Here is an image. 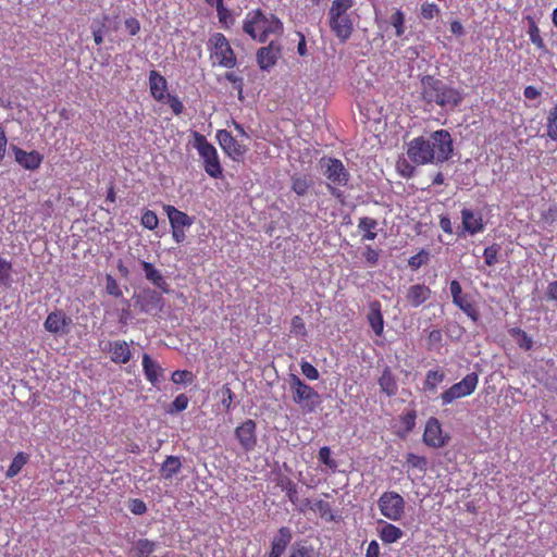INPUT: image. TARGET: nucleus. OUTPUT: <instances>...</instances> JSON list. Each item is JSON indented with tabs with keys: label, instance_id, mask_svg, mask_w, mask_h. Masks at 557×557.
<instances>
[{
	"label": "nucleus",
	"instance_id": "f257e3e1",
	"mask_svg": "<svg viewBox=\"0 0 557 557\" xmlns=\"http://www.w3.org/2000/svg\"><path fill=\"white\" fill-rule=\"evenodd\" d=\"M453 153V139L446 129L433 132L429 138L419 136L408 143L407 156L417 165L444 163Z\"/></svg>",
	"mask_w": 557,
	"mask_h": 557
},
{
	"label": "nucleus",
	"instance_id": "f03ea898",
	"mask_svg": "<svg viewBox=\"0 0 557 557\" xmlns=\"http://www.w3.org/2000/svg\"><path fill=\"white\" fill-rule=\"evenodd\" d=\"M421 99L430 106H437L445 111H454L465 99L461 89L445 83L434 75H424L420 79Z\"/></svg>",
	"mask_w": 557,
	"mask_h": 557
},
{
	"label": "nucleus",
	"instance_id": "7ed1b4c3",
	"mask_svg": "<svg viewBox=\"0 0 557 557\" xmlns=\"http://www.w3.org/2000/svg\"><path fill=\"white\" fill-rule=\"evenodd\" d=\"M243 30L253 40L265 42L270 35H281L283 23L274 14L257 9L249 11L243 23Z\"/></svg>",
	"mask_w": 557,
	"mask_h": 557
},
{
	"label": "nucleus",
	"instance_id": "20e7f679",
	"mask_svg": "<svg viewBox=\"0 0 557 557\" xmlns=\"http://www.w3.org/2000/svg\"><path fill=\"white\" fill-rule=\"evenodd\" d=\"M354 5V0H333L327 12L329 27L342 44L349 40L355 29V18L350 12Z\"/></svg>",
	"mask_w": 557,
	"mask_h": 557
},
{
	"label": "nucleus",
	"instance_id": "39448f33",
	"mask_svg": "<svg viewBox=\"0 0 557 557\" xmlns=\"http://www.w3.org/2000/svg\"><path fill=\"white\" fill-rule=\"evenodd\" d=\"M320 166L322 169L323 175L327 180V189L329 191L335 196L339 197L341 193L338 190V187H345L349 180L350 174L343 164V162L339 159L331 158V157H323L320 160Z\"/></svg>",
	"mask_w": 557,
	"mask_h": 557
},
{
	"label": "nucleus",
	"instance_id": "423d86ee",
	"mask_svg": "<svg viewBox=\"0 0 557 557\" xmlns=\"http://www.w3.org/2000/svg\"><path fill=\"white\" fill-rule=\"evenodd\" d=\"M288 385L292 391L293 401L305 412H313L320 405L319 393L306 384L298 375L292 373L288 376Z\"/></svg>",
	"mask_w": 557,
	"mask_h": 557
},
{
	"label": "nucleus",
	"instance_id": "0eeeda50",
	"mask_svg": "<svg viewBox=\"0 0 557 557\" xmlns=\"http://www.w3.org/2000/svg\"><path fill=\"white\" fill-rule=\"evenodd\" d=\"M194 147L197 149L199 156L203 160V168L208 175L213 178H219L222 175V168L220 164L218 151L211 145L206 136L200 133H194Z\"/></svg>",
	"mask_w": 557,
	"mask_h": 557
},
{
	"label": "nucleus",
	"instance_id": "6e6552de",
	"mask_svg": "<svg viewBox=\"0 0 557 557\" xmlns=\"http://www.w3.org/2000/svg\"><path fill=\"white\" fill-rule=\"evenodd\" d=\"M210 55L220 66L233 69L237 59L227 40L222 33H214L209 39Z\"/></svg>",
	"mask_w": 557,
	"mask_h": 557
},
{
	"label": "nucleus",
	"instance_id": "1a4fd4ad",
	"mask_svg": "<svg viewBox=\"0 0 557 557\" xmlns=\"http://www.w3.org/2000/svg\"><path fill=\"white\" fill-rule=\"evenodd\" d=\"M377 507L386 519L399 521L405 515L406 502L397 492L386 491L379 497Z\"/></svg>",
	"mask_w": 557,
	"mask_h": 557
},
{
	"label": "nucleus",
	"instance_id": "9d476101",
	"mask_svg": "<svg viewBox=\"0 0 557 557\" xmlns=\"http://www.w3.org/2000/svg\"><path fill=\"white\" fill-rule=\"evenodd\" d=\"M478 384V373H468L460 382L453 384L441 394L442 406H447L457 399L470 396L476 389Z\"/></svg>",
	"mask_w": 557,
	"mask_h": 557
},
{
	"label": "nucleus",
	"instance_id": "9b49d317",
	"mask_svg": "<svg viewBox=\"0 0 557 557\" xmlns=\"http://www.w3.org/2000/svg\"><path fill=\"white\" fill-rule=\"evenodd\" d=\"M423 443L432 448H442L449 441L448 434H444L442 424L437 418L431 417L425 423Z\"/></svg>",
	"mask_w": 557,
	"mask_h": 557
},
{
	"label": "nucleus",
	"instance_id": "f8f14e48",
	"mask_svg": "<svg viewBox=\"0 0 557 557\" xmlns=\"http://www.w3.org/2000/svg\"><path fill=\"white\" fill-rule=\"evenodd\" d=\"M449 290L453 304L466 313L473 322H478L480 313L475 306L469 300L468 295L462 294V287L457 280H453L449 283Z\"/></svg>",
	"mask_w": 557,
	"mask_h": 557
},
{
	"label": "nucleus",
	"instance_id": "ddd939ff",
	"mask_svg": "<svg viewBox=\"0 0 557 557\" xmlns=\"http://www.w3.org/2000/svg\"><path fill=\"white\" fill-rule=\"evenodd\" d=\"M72 319L63 310L57 309L50 312L44 326L46 331L55 335H65L70 332Z\"/></svg>",
	"mask_w": 557,
	"mask_h": 557
},
{
	"label": "nucleus",
	"instance_id": "4468645a",
	"mask_svg": "<svg viewBox=\"0 0 557 557\" xmlns=\"http://www.w3.org/2000/svg\"><path fill=\"white\" fill-rule=\"evenodd\" d=\"M282 55V47L277 41H270L268 46L261 47L256 53L259 67L268 71L273 67Z\"/></svg>",
	"mask_w": 557,
	"mask_h": 557
},
{
	"label": "nucleus",
	"instance_id": "2eb2a0df",
	"mask_svg": "<svg viewBox=\"0 0 557 557\" xmlns=\"http://www.w3.org/2000/svg\"><path fill=\"white\" fill-rule=\"evenodd\" d=\"M257 424L253 420L247 419L235 429V436L245 451H251L257 445Z\"/></svg>",
	"mask_w": 557,
	"mask_h": 557
},
{
	"label": "nucleus",
	"instance_id": "dca6fc26",
	"mask_svg": "<svg viewBox=\"0 0 557 557\" xmlns=\"http://www.w3.org/2000/svg\"><path fill=\"white\" fill-rule=\"evenodd\" d=\"M11 149L15 161L25 170L35 171L40 168L44 161V156L37 150L25 151L15 145Z\"/></svg>",
	"mask_w": 557,
	"mask_h": 557
},
{
	"label": "nucleus",
	"instance_id": "f3484780",
	"mask_svg": "<svg viewBox=\"0 0 557 557\" xmlns=\"http://www.w3.org/2000/svg\"><path fill=\"white\" fill-rule=\"evenodd\" d=\"M216 138L222 149L233 159L245 154L246 147L240 145L228 131H218Z\"/></svg>",
	"mask_w": 557,
	"mask_h": 557
},
{
	"label": "nucleus",
	"instance_id": "a211bd4d",
	"mask_svg": "<svg viewBox=\"0 0 557 557\" xmlns=\"http://www.w3.org/2000/svg\"><path fill=\"white\" fill-rule=\"evenodd\" d=\"M149 88L153 99L159 102L165 101L168 96V82L165 77L156 70L149 73Z\"/></svg>",
	"mask_w": 557,
	"mask_h": 557
},
{
	"label": "nucleus",
	"instance_id": "6ab92c4d",
	"mask_svg": "<svg viewBox=\"0 0 557 557\" xmlns=\"http://www.w3.org/2000/svg\"><path fill=\"white\" fill-rule=\"evenodd\" d=\"M292 531L288 527H281L277 531V534L273 537L271 542V552L269 557H282L286 547L292 541Z\"/></svg>",
	"mask_w": 557,
	"mask_h": 557
},
{
	"label": "nucleus",
	"instance_id": "aec40b11",
	"mask_svg": "<svg viewBox=\"0 0 557 557\" xmlns=\"http://www.w3.org/2000/svg\"><path fill=\"white\" fill-rule=\"evenodd\" d=\"M108 352L111 361L116 364H125L132 359L129 345L125 341L110 342Z\"/></svg>",
	"mask_w": 557,
	"mask_h": 557
},
{
	"label": "nucleus",
	"instance_id": "412c9836",
	"mask_svg": "<svg viewBox=\"0 0 557 557\" xmlns=\"http://www.w3.org/2000/svg\"><path fill=\"white\" fill-rule=\"evenodd\" d=\"M163 210L168 215L171 228H186L191 226L194 223L193 218L172 205H165Z\"/></svg>",
	"mask_w": 557,
	"mask_h": 557
},
{
	"label": "nucleus",
	"instance_id": "4be33fe9",
	"mask_svg": "<svg viewBox=\"0 0 557 557\" xmlns=\"http://www.w3.org/2000/svg\"><path fill=\"white\" fill-rule=\"evenodd\" d=\"M461 219L463 231L468 234L475 235L483 232L484 223L481 214H475L470 209H462Z\"/></svg>",
	"mask_w": 557,
	"mask_h": 557
},
{
	"label": "nucleus",
	"instance_id": "5701e85b",
	"mask_svg": "<svg viewBox=\"0 0 557 557\" xmlns=\"http://www.w3.org/2000/svg\"><path fill=\"white\" fill-rule=\"evenodd\" d=\"M432 290L424 284L409 286L406 293V300L414 308L423 305L430 297Z\"/></svg>",
	"mask_w": 557,
	"mask_h": 557
},
{
	"label": "nucleus",
	"instance_id": "b1692460",
	"mask_svg": "<svg viewBox=\"0 0 557 557\" xmlns=\"http://www.w3.org/2000/svg\"><path fill=\"white\" fill-rule=\"evenodd\" d=\"M141 363L146 380L152 385H157L163 376V368L148 354H144Z\"/></svg>",
	"mask_w": 557,
	"mask_h": 557
},
{
	"label": "nucleus",
	"instance_id": "393cba45",
	"mask_svg": "<svg viewBox=\"0 0 557 557\" xmlns=\"http://www.w3.org/2000/svg\"><path fill=\"white\" fill-rule=\"evenodd\" d=\"M368 313V322L375 333L376 336H381L384 330V319L382 314V305L379 300H373L370 302Z\"/></svg>",
	"mask_w": 557,
	"mask_h": 557
},
{
	"label": "nucleus",
	"instance_id": "a878e982",
	"mask_svg": "<svg viewBox=\"0 0 557 557\" xmlns=\"http://www.w3.org/2000/svg\"><path fill=\"white\" fill-rule=\"evenodd\" d=\"M162 297L154 290H144L136 298V304L139 306L140 311L150 312L161 306Z\"/></svg>",
	"mask_w": 557,
	"mask_h": 557
},
{
	"label": "nucleus",
	"instance_id": "bb28decb",
	"mask_svg": "<svg viewBox=\"0 0 557 557\" xmlns=\"http://www.w3.org/2000/svg\"><path fill=\"white\" fill-rule=\"evenodd\" d=\"M525 20L528 21L529 28H528V35L531 40V42L542 51L544 54H549L550 51L548 50L546 44L544 42V39L541 36V30L535 22V20L528 15L525 16Z\"/></svg>",
	"mask_w": 557,
	"mask_h": 557
},
{
	"label": "nucleus",
	"instance_id": "cd10ccee",
	"mask_svg": "<svg viewBox=\"0 0 557 557\" xmlns=\"http://www.w3.org/2000/svg\"><path fill=\"white\" fill-rule=\"evenodd\" d=\"M141 267L148 281H150L158 288L162 289L164 293L169 292L168 283L165 282L160 271L157 270L152 263L141 261Z\"/></svg>",
	"mask_w": 557,
	"mask_h": 557
},
{
	"label": "nucleus",
	"instance_id": "c85d7f7f",
	"mask_svg": "<svg viewBox=\"0 0 557 557\" xmlns=\"http://www.w3.org/2000/svg\"><path fill=\"white\" fill-rule=\"evenodd\" d=\"M403 535V530L389 522H383V525L379 530V537L384 544L396 543Z\"/></svg>",
	"mask_w": 557,
	"mask_h": 557
},
{
	"label": "nucleus",
	"instance_id": "c756f323",
	"mask_svg": "<svg viewBox=\"0 0 557 557\" xmlns=\"http://www.w3.org/2000/svg\"><path fill=\"white\" fill-rule=\"evenodd\" d=\"M379 385L383 393H385L387 396H394L396 395L398 391L396 377L393 374L389 367H385L382 371V374L379 379Z\"/></svg>",
	"mask_w": 557,
	"mask_h": 557
},
{
	"label": "nucleus",
	"instance_id": "7c9ffc66",
	"mask_svg": "<svg viewBox=\"0 0 557 557\" xmlns=\"http://www.w3.org/2000/svg\"><path fill=\"white\" fill-rule=\"evenodd\" d=\"M181 468L182 462L180 457L168 456L160 468L161 478L164 480H171L181 471Z\"/></svg>",
	"mask_w": 557,
	"mask_h": 557
},
{
	"label": "nucleus",
	"instance_id": "2f4dec72",
	"mask_svg": "<svg viewBox=\"0 0 557 557\" xmlns=\"http://www.w3.org/2000/svg\"><path fill=\"white\" fill-rule=\"evenodd\" d=\"M377 226V221L373 218L363 216L359 219L358 230L361 231L362 240H374L377 236L375 228Z\"/></svg>",
	"mask_w": 557,
	"mask_h": 557
},
{
	"label": "nucleus",
	"instance_id": "473e14b6",
	"mask_svg": "<svg viewBox=\"0 0 557 557\" xmlns=\"http://www.w3.org/2000/svg\"><path fill=\"white\" fill-rule=\"evenodd\" d=\"M157 543L154 541L148 539H139L135 542L132 554L134 557H150V555L156 550Z\"/></svg>",
	"mask_w": 557,
	"mask_h": 557
},
{
	"label": "nucleus",
	"instance_id": "72a5a7b5",
	"mask_svg": "<svg viewBox=\"0 0 557 557\" xmlns=\"http://www.w3.org/2000/svg\"><path fill=\"white\" fill-rule=\"evenodd\" d=\"M444 379L445 373L442 370H429L423 383V389L431 393L436 392L437 386L444 381Z\"/></svg>",
	"mask_w": 557,
	"mask_h": 557
},
{
	"label": "nucleus",
	"instance_id": "f704fd0d",
	"mask_svg": "<svg viewBox=\"0 0 557 557\" xmlns=\"http://www.w3.org/2000/svg\"><path fill=\"white\" fill-rule=\"evenodd\" d=\"M310 510L317 512L322 519L327 522H333L336 520V516L333 513L332 506L329 502L323 499H318L313 502Z\"/></svg>",
	"mask_w": 557,
	"mask_h": 557
},
{
	"label": "nucleus",
	"instance_id": "c9c22d12",
	"mask_svg": "<svg viewBox=\"0 0 557 557\" xmlns=\"http://www.w3.org/2000/svg\"><path fill=\"white\" fill-rule=\"evenodd\" d=\"M28 461V455L21 451V453H17L15 455V457L13 458L11 465L9 466L7 472H5V476L8 479H12L14 476H16L21 470L23 469V467L27 463Z\"/></svg>",
	"mask_w": 557,
	"mask_h": 557
},
{
	"label": "nucleus",
	"instance_id": "e433bc0d",
	"mask_svg": "<svg viewBox=\"0 0 557 557\" xmlns=\"http://www.w3.org/2000/svg\"><path fill=\"white\" fill-rule=\"evenodd\" d=\"M277 486H280L281 490L286 493V496L288 497V499L292 504L297 505V502H298L297 485L293 480H290L287 476L282 478L277 482Z\"/></svg>",
	"mask_w": 557,
	"mask_h": 557
},
{
	"label": "nucleus",
	"instance_id": "4c0bfd02",
	"mask_svg": "<svg viewBox=\"0 0 557 557\" xmlns=\"http://www.w3.org/2000/svg\"><path fill=\"white\" fill-rule=\"evenodd\" d=\"M288 557H319V553L311 545L295 543L290 547Z\"/></svg>",
	"mask_w": 557,
	"mask_h": 557
},
{
	"label": "nucleus",
	"instance_id": "58836bf2",
	"mask_svg": "<svg viewBox=\"0 0 557 557\" xmlns=\"http://www.w3.org/2000/svg\"><path fill=\"white\" fill-rule=\"evenodd\" d=\"M311 185L312 182L308 180L306 176L292 177V190L298 196H305L308 193Z\"/></svg>",
	"mask_w": 557,
	"mask_h": 557
},
{
	"label": "nucleus",
	"instance_id": "ea45409f",
	"mask_svg": "<svg viewBox=\"0 0 557 557\" xmlns=\"http://www.w3.org/2000/svg\"><path fill=\"white\" fill-rule=\"evenodd\" d=\"M546 136L553 140H557V104L548 112Z\"/></svg>",
	"mask_w": 557,
	"mask_h": 557
},
{
	"label": "nucleus",
	"instance_id": "a19ab883",
	"mask_svg": "<svg viewBox=\"0 0 557 557\" xmlns=\"http://www.w3.org/2000/svg\"><path fill=\"white\" fill-rule=\"evenodd\" d=\"M511 335L516 337L517 344L524 350H531L533 347V339L523 330L517 327L511 330Z\"/></svg>",
	"mask_w": 557,
	"mask_h": 557
},
{
	"label": "nucleus",
	"instance_id": "79ce46f5",
	"mask_svg": "<svg viewBox=\"0 0 557 557\" xmlns=\"http://www.w3.org/2000/svg\"><path fill=\"white\" fill-rule=\"evenodd\" d=\"M406 463L413 469H418L421 472H425L428 468V459L424 456H419L413 453L406 455Z\"/></svg>",
	"mask_w": 557,
	"mask_h": 557
},
{
	"label": "nucleus",
	"instance_id": "37998d69",
	"mask_svg": "<svg viewBox=\"0 0 557 557\" xmlns=\"http://www.w3.org/2000/svg\"><path fill=\"white\" fill-rule=\"evenodd\" d=\"M391 24L395 28V35L401 37L405 34V14L401 10H396L389 18Z\"/></svg>",
	"mask_w": 557,
	"mask_h": 557
},
{
	"label": "nucleus",
	"instance_id": "c03bdc74",
	"mask_svg": "<svg viewBox=\"0 0 557 557\" xmlns=\"http://www.w3.org/2000/svg\"><path fill=\"white\" fill-rule=\"evenodd\" d=\"M500 247L497 244L487 246L483 251L484 262L488 267H493L498 262Z\"/></svg>",
	"mask_w": 557,
	"mask_h": 557
},
{
	"label": "nucleus",
	"instance_id": "a18cd8bd",
	"mask_svg": "<svg viewBox=\"0 0 557 557\" xmlns=\"http://www.w3.org/2000/svg\"><path fill=\"white\" fill-rule=\"evenodd\" d=\"M430 259V253L425 249H421L418 253L411 256L408 260V265L412 270H418L423 264L428 263Z\"/></svg>",
	"mask_w": 557,
	"mask_h": 557
},
{
	"label": "nucleus",
	"instance_id": "49530a36",
	"mask_svg": "<svg viewBox=\"0 0 557 557\" xmlns=\"http://www.w3.org/2000/svg\"><path fill=\"white\" fill-rule=\"evenodd\" d=\"M441 13V9L437 4L433 2H424L421 4L420 16L423 20H432L438 16Z\"/></svg>",
	"mask_w": 557,
	"mask_h": 557
},
{
	"label": "nucleus",
	"instance_id": "de8ad7c7",
	"mask_svg": "<svg viewBox=\"0 0 557 557\" xmlns=\"http://www.w3.org/2000/svg\"><path fill=\"white\" fill-rule=\"evenodd\" d=\"M194 374L188 370H176L172 373L171 380L175 384H190L194 382Z\"/></svg>",
	"mask_w": 557,
	"mask_h": 557
},
{
	"label": "nucleus",
	"instance_id": "09e8293b",
	"mask_svg": "<svg viewBox=\"0 0 557 557\" xmlns=\"http://www.w3.org/2000/svg\"><path fill=\"white\" fill-rule=\"evenodd\" d=\"M141 225L150 231H153L158 227V216L157 213L152 210H146L141 215Z\"/></svg>",
	"mask_w": 557,
	"mask_h": 557
},
{
	"label": "nucleus",
	"instance_id": "8fccbe9b",
	"mask_svg": "<svg viewBox=\"0 0 557 557\" xmlns=\"http://www.w3.org/2000/svg\"><path fill=\"white\" fill-rule=\"evenodd\" d=\"M290 333L302 338L307 336L306 325L301 317L295 315L292 318Z\"/></svg>",
	"mask_w": 557,
	"mask_h": 557
},
{
	"label": "nucleus",
	"instance_id": "3c124183",
	"mask_svg": "<svg viewBox=\"0 0 557 557\" xmlns=\"http://www.w3.org/2000/svg\"><path fill=\"white\" fill-rule=\"evenodd\" d=\"M318 459L321 463L327 466L332 470L337 468V462L332 458L331 449L327 446L320 448Z\"/></svg>",
	"mask_w": 557,
	"mask_h": 557
},
{
	"label": "nucleus",
	"instance_id": "603ef678",
	"mask_svg": "<svg viewBox=\"0 0 557 557\" xmlns=\"http://www.w3.org/2000/svg\"><path fill=\"white\" fill-rule=\"evenodd\" d=\"M188 403L189 398L185 394L177 395L171 404L169 413L173 414L185 410L188 407Z\"/></svg>",
	"mask_w": 557,
	"mask_h": 557
},
{
	"label": "nucleus",
	"instance_id": "864d4df0",
	"mask_svg": "<svg viewBox=\"0 0 557 557\" xmlns=\"http://www.w3.org/2000/svg\"><path fill=\"white\" fill-rule=\"evenodd\" d=\"M12 263L0 257V283L7 284L11 277Z\"/></svg>",
	"mask_w": 557,
	"mask_h": 557
},
{
	"label": "nucleus",
	"instance_id": "5fc2aeb1",
	"mask_svg": "<svg viewBox=\"0 0 557 557\" xmlns=\"http://www.w3.org/2000/svg\"><path fill=\"white\" fill-rule=\"evenodd\" d=\"M300 369L301 373L310 381H315L320 376L318 369L308 361H302Z\"/></svg>",
	"mask_w": 557,
	"mask_h": 557
},
{
	"label": "nucleus",
	"instance_id": "6e6d98bb",
	"mask_svg": "<svg viewBox=\"0 0 557 557\" xmlns=\"http://www.w3.org/2000/svg\"><path fill=\"white\" fill-rule=\"evenodd\" d=\"M106 290L109 295H112L114 297L122 296L120 285L117 284L116 280L110 274H108L106 277Z\"/></svg>",
	"mask_w": 557,
	"mask_h": 557
},
{
	"label": "nucleus",
	"instance_id": "4d7b16f0",
	"mask_svg": "<svg viewBox=\"0 0 557 557\" xmlns=\"http://www.w3.org/2000/svg\"><path fill=\"white\" fill-rule=\"evenodd\" d=\"M165 100L175 115H180L183 113L184 104L177 96L168 94Z\"/></svg>",
	"mask_w": 557,
	"mask_h": 557
},
{
	"label": "nucleus",
	"instance_id": "13d9d810",
	"mask_svg": "<svg viewBox=\"0 0 557 557\" xmlns=\"http://www.w3.org/2000/svg\"><path fill=\"white\" fill-rule=\"evenodd\" d=\"M397 166L400 175L407 178L411 177L416 172V168L407 160L399 161Z\"/></svg>",
	"mask_w": 557,
	"mask_h": 557
},
{
	"label": "nucleus",
	"instance_id": "bf43d9fd",
	"mask_svg": "<svg viewBox=\"0 0 557 557\" xmlns=\"http://www.w3.org/2000/svg\"><path fill=\"white\" fill-rule=\"evenodd\" d=\"M417 413L414 410H410L403 414L400 420L407 431H411L416 425Z\"/></svg>",
	"mask_w": 557,
	"mask_h": 557
},
{
	"label": "nucleus",
	"instance_id": "052dcab7",
	"mask_svg": "<svg viewBox=\"0 0 557 557\" xmlns=\"http://www.w3.org/2000/svg\"><path fill=\"white\" fill-rule=\"evenodd\" d=\"M363 257L370 265H375L379 261L380 252L379 250L373 249L371 246H367L363 252Z\"/></svg>",
	"mask_w": 557,
	"mask_h": 557
},
{
	"label": "nucleus",
	"instance_id": "680f3d73",
	"mask_svg": "<svg viewBox=\"0 0 557 557\" xmlns=\"http://www.w3.org/2000/svg\"><path fill=\"white\" fill-rule=\"evenodd\" d=\"M8 138L4 126L0 123V164L3 162L7 153Z\"/></svg>",
	"mask_w": 557,
	"mask_h": 557
},
{
	"label": "nucleus",
	"instance_id": "e2e57ef3",
	"mask_svg": "<svg viewBox=\"0 0 557 557\" xmlns=\"http://www.w3.org/2000/svg\"><path fill=\"white\" fill-rule=\"evenodd\" d=\"M125 27L128 30L131 36H135L140 30V23L135 17H129L125 20Z\"/></svg>",
	"mask_w": 557,
	"mask_h": 557
},
{
	"label": "nucleus",
	"instance_id": "0e129e2a",
	"mask_svg": "<svg viewBox=\"0 0 557 557\" xmlns=\"http://www.w3.org/2000/svg\"><path fill=\"white\" fill-rule=\"evenodd\" d=\"M132 319L131 314V304L128 300H124V307L122 308L120 315H119V322L123 325L127 324L128 321Z\"/></svg>",
	"mask_w": 557,
	"mask_h": 557
},
{
	"label": "nucleus",
	"instance_id": "69168bd1",
	"mask_svg": "<svg viewBox=\"0 0 557 557\" xmlns=\"http://www.w3.org/2000/svg\"><path fill=\"white\" fill-rule=\"evenodd\" d=\"M129 509L135 515H144L147 511V506L141 499H132Z\"/></svg>",
	"mask_w": 557,
	"mask_h": 557
},
{
	"label": "nucleus",
	"instance_id": "338daca9",
	"mask_svg": "<svg viewBox=\"0 0 557 557\" xmlns=\"http://www.w3.org/2000/svg\"><path fill=\"white\" fill-rule=\"evenodd\" d=\"M223 398H222V405L225 407L226 410L231 409V405L233 401V392L231 387L225 384L222 388Z\"/></svg>",
	"mask_w": 557,
	"mask_h": 557
},
{
	"label": "nucleus",
	"instance_id": "774afa93",
	"mask_svg": "<svg viewBox=\"0 0 557 557\" xmlns=\"http://www.w3.org/2000/svg\"><path fill=\"white\" fill-rule=\"evenodd\" d=\"M381 548L379 543L375 540H372L367 547L366 557H380Z\"/></svg>",
	"mask_w": 557,
	"mask_h": 557
}]
</instances>
